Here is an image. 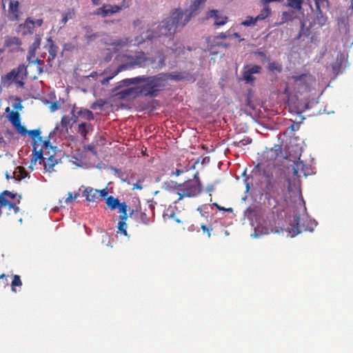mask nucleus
<instances>
[{
    "instance_id": "1",
    "label": "nucleus",
    "mask_w": 353,
    "mask_h": 353,
    "mask_svg": "<svg viewBox=\"0 0 353 353\" xmlns=\"http://www.w3.org/2000/svg\"><path fill=\"white\" fill-rule=\"evenodd\" d=\"M206 1L194 0L191 6L190 13L184 12L181 9H174L170 15L165 19L154 30L147 32L146 38L149 40L161 37L172 39L177 31L182 29L189 22L192 13L198 10L200 6Z\"/></svg>"
},
{
    "instance_id": "2",
    "label": "nucleus",
    "mask_w": 353,
    "mask_h": 353,
    "mask_svg": "<svg viewBox=\"0 0 353 353\" xmlns=\"http://www.w3.org/2000/svg\"><path fill=\"white\" fill-rule=\"evenodd\" d=\"M168 75L165 73H159L154 76L142 75L130 79H123L121 82L125 85L139 84L143 85L137 88H130L123 90L121 94L123 98H126L134 94L135 97L140 94L146 97H155L158 92L166 86Z\"/></svg>"
},
{
    "instance_id": "3",
    "label": "nucleus",
    "mask_w": 353,
    "mask_h": 353,
    "mask_svg": "<svg viewBox=\"0 0 353 353\" xmlns=\"http://www.w3.org/2000/svg\"><path fill=\"white\" fill-rule=\"evenodd\" d=\"M41 130L39 129L28 130V133L33 139V149H32V158L31 159L32 164H36L38 160L42 159L43 154L48 155V161L44 164L45 170L50 171L53 168L55 163L53 162V154H50L52 150V146L49 139L43 140L41 135Z\"/></svg>"
},
{
    "instance_id": "4",
    "label": "nucleus",
    "mask_w": 353,
    "mask_h": 353,
    "mask_svg": "<svg viewBox=\"0 0 353 353\" xmlns=\"http://www.w3.org/2000/svg\"><path fill=\"white\" fill-rule=\"evenodd\" d=\"M166 190L170 196H176V198L172 200V203L177 204L185 197L191 198L199 195L203 191V185L198 181H193L192 180H187L181 183L170 181Z\"/></svg>"
},
{
    "instance_id": "5",
    "label": "nucleus",
    "mask_w": 353,
    "mask_h": 353,
    "mask_svg": "<svg viewBox=\"0 0 353 353\" xmlns=\"http://www.w3.org/2000/svg\"><path fill=\"white\" fill-rule=\"evenodd\" d=\"M314 84L315 79L310 73L293 75L290 77L289 88L285 89V92L290 89L297 99L301 97L307 98Z\"/></svg>"
},
{
    "instance_id": "6",
    "label": "nucleus",
    "mask_w": 353,
    "mask_h": 353,
    "mask_svg": "<svg viewBox=\"0 0 353 353\" xmlns=\"http://www.w3.org/2000/svg\"><path fill=\"white\" fill-rule=\"evenodd\" d=\"M27 77V69L23 64L19 65L17 68L12 69L7 73L3 78L2 81L4 83L10 85L14 83L17 87L23 88L25 83L24 79Z\"/></svg>"
},
{
    "instance_id": "7",
    "label": "nucleus",
    "mask_w": 353,
    "mask_h": 353,
    "mask_svg": "<svg viewBox=\"0 0 353 353\" xmlns=\"http://www.w3.org/2000/svg\"><path fill=\"white\" fill-rule=\"evenodd\" d=\"M128 59L132 63L133 68L135 66L143 68L147 65H154L156 63L154 58L148 57L143 52H138L134 56L128 57Z\"/></svg>"
},
{
    "instance_id": "8",
    "label": "nucleus",
    "mask_w": 353,
    "mask_h": 353,
    "mask_svg": "<svg viewBox=\"0 0 353 353\" xmlns=\"http://www.w3.org/2000/svg\"><path fill=\"white\" fill-rule=\"evenodd\" d=\"M129 6L125 3V0H123L121 5L103 4L101 8L97 10L95 14L107 17L119 12L123 9L128 8Z\"/></svg>"
},
{
    "instance_id": "9",
    "label": "nucleus",
    "mask_w": 353,
    "mask_h": 353,
    "mask_svg": "<svg viewBox=\"0 0 353 353\" xmlns=\"http://www.w3.org/2000/svg\"><path fill=\"white\" fill-rule=\"evenodd\" d=\"M17 197V194L10 191L5 190L0 194V209L8 207V210H13L14 213L17 214L19 211V207L15 203H13Z\"/></svg>"
},
{
    "instance_id": "10",
    "label": "nucleus",
    "mask_w": 353,
    "mask_h": 353,
    "mask_svg": "<svg viewBox=\"0 0 353 353\" xmlns=\"http://www.w3.org/2000/svg\"><path fill=\"white\" fill-rule=\"evenodd\" d=\"M22 41L18 37L7 35L4 37L3 48L10 53L22 52Z\"/></svg>"
},
{
    "instance_id": "11",
    "label": "nucleus",
    "mask_w": 353,
    "mask_h": 353,
    "mask_svg": "<svg viewBox=\"0 0 353 353\" xmlns=\"http://www.w3.org/2000/svg\"><path fill=\"white\" fill-rule=\"evenodd\" d=\"M72 119L74 123L78 122L79 119L90 122L94 120V114L92 111L86 108H79L76 111L75 107L72 110Z\"/></svg>"
},
{
    "instance_id": "12",
    "label": "nucleus",
    "mask_w": 353,
    "mask_h": 353,
    "mask_svg": "<svg viewBox=\"0 0 353 353\" xmlns=\"http://www.w3.org/2000/svg\"><path fill=\"white\" fill-rule=\"evenodd\" d=\"M261 71V67L260 65H249L245 66V70L242 74L243 79L247 83H253L255 81V78L253 77L254 74H259Z\"/></svg>"
},
{
    "instance_id": "13",
    "label": "nucleus",
    "mask_w": 353,
    "mask_h": 353,
    "mask_svg": "<svg viewBox=\"0 0 353 353\" xmlns=\"http://www.w3.org/2000/svg\"><path fill=\"white\" fill-rule=\"evenodd\" d=\"M19 3L17 0H10L8 16L11 21H17L19 18Z\"/></svg>"
},
{
    "instance_id": "14",
    "label": "nucleus",
    "mask_w": 353,
    "mask_h": 353,
    "mask_svg": "<svg viewBox=\"0 0 353 353\" xmlns=\"http://www.w3.org/2000/svg\"><path fill=\"white\" fill-rule=\"evenodd\" d=\"M208 18H214L215 19L214 25L221 26L225 25L228 20V17L220 15V12L217 10H209L207 13Z\"/></svg>"
},
{
    "instance_id": "15",
    "label": "nucleus",
    "mask_w": 353,
    "mask_h": 353,
    "mask_svg": "<svg viewBox=\"0 0 353 353\" xmlns=\"http://www.w3.org/2000/svg\"><path fill=\"white\" fill-rule=\"evenodd\" d=\"M83 195L85 196V199L88 202L99 203L100 201L101 194L98 192V190L92 188H86Z\"/></svg>"
},
{
    "instance_id": "16",
    "label": "nucleus",
    "mask_w": 353,
    "mask_h": 353,
    "mask_svg": "<svg viewBox=\"0 0 353 353\" xmlns=\"http://www.w3.org/2000/svg\"><path fill=\"white\" fill-rule=\"evenodd\" d=\"M93 131V126L90 122H81L78 125L77 132L84 139Z\"/></svg>"
},
{
    "instance_id": "17",
    "label": "nucleus",
    "mask_w": 353,
    "mask_h": 353,
    "mask_svg": "<svg viewBox=\"0 0 353 353\" xmlns=\"http://www.w3.org/2000/svg\"><path fill=\"white\" fill-rule=\"evenodd\" d=\"M19 28L26 29L22 34H32L34 31V25L33 23V19L31 17H28L23 23H21L19 26Z\"/></svg>"
},
{
    "instance_id": "18",
    "label": "nucleus",
    "mask_w": 353,
    "mask_h": 353,
    "mask_svg": "<svg viewBox=\"0 0 353 353\" xmlns=\"http://www.w3.org/2000/svg\"><path fill=\"white\" fill-rule=\"evenodd\" d=\"M155 59L156 63L154 64V68L161 69L165 65V56L162 50H158L156 52L155 57H152Z\"/></svg>"
},
{
    "instance_id": "19",
    "label": "nucleus",
    "mask_w": 353,
    "mask_h": 353,
    "mask_svg": "<svg viewBox=\"0 0 353 353\" xmlns=\"http://www.w3.org/2000/svg\"><path fill=\"white\" fill-rule=\"evenodd\" d=\"M75 15L76 11L74 8L68 9L67 11L62 14V19L60 21V23L61 24V28L63 27L67 23L68 20L74 18Z\"/></svg>"
},
{
    "instance_id": "20",
    "label": "nucleus",
    "mask_w": 353,
    "mask_h": 353,
    "mask_svg": "<svg viewBox=\"0 0 353 353\" xmlns=\"http://www.w3.org/2000/svg\"><path fill=\"white\" fill-rule=\"evenodd\" d=\"M316 15L314 17L312 25L316 26L317 25L319 28H321L325 25L327 18L326 16L323 14V12H316Z\"/></svg>"
},
{
    "instance_id": "21",
    "label": "nucleus",
    "mask_w": 353,
    "mask_h": 353,
    "mask_svg": "<svg viewBox=\"0 0 353 353\" xmlns=\"http://www.w3.org/2000/svg\"><path fill=\"white\" fill-rule=\"evenodd\" d=\"M271 218L272 219L274 223H272L271 222H270L268 227L266 228L265 232L268 234H269V233L279 234L281 232H283V229L279 225H276L274 214H271Z\"/></svg>"
},
{
    "instance_id": "22",
    "label": "nucleus",
    "mask_w": 353,
    "mask_h": 353,
    "mask_svg": "<svg viewBox=\"0 0 353 353\" xmlns=\"http://www.w3.org/2000/svg\"><path fill=\"white\" fill-rule=\"evenodd\" d=\"M265 194L268 195L269 197L273 199L276 198V194L275 192L278 190V187L274 182H272L270 181H268L265 187Z\"/></svg>"
},
{
    "instance_id": "23",
    "label": "nucleus",
    "mask_w": 353,
    "mask_h": 353,
    "mask_svg": "<svg viewBox=\"0 0 353 353\" xmlns=\"http://www.w3.org/2000/svg\"><path fill=\"white\" fill-rule=\"evenodd\" d=\"M299 217L296 216L294 219V225H292L290 228H288V233L292 237L296 236L298 234L301 232L299 229Z\"/></svg>"
},
{
    "instance_id": "24",
    "label": "nucleus",
    "mask_w": 353,
    "mask_h": 353,
    "mask_svg": "<svg viewBox=\"0 0 353 353\" xmlns=\"http://www.w3.org/2000/svg\"><path fill=\"white\" fill-rule=\"evenodd\" d=\"M28 173L26 169L22 166H18L13 172V178L17 181H21L26 177Z\"/></svg>"
},
{
    "instance_id": "25",
    "label": "nucleus",
    "mask_w": 353,
    "mask_h": 353,
    "mask_svg": "<svg viewBox=\"0 0 353 353\" xmlns=\"http://www.w3.org/2000/svg\"><path fill=\"white\" fill-rule=\"evenodd\" d=\"M49 45L48 53L52 57V59H55L59 52V47L54 44L53 40L50 37L47 40Z\"/></svg>"
},
{
    "instance_id": "26",
    "label": "nucleus",
    "mask_w": 353,
    "mask_h": 353,
    "mask_svg": "<svg viewBox=\"0 0 353 353\" xmlns=\"http://www.w3.org/2000/svg\"><path fill=\"white\" fill-rule=\"evenodd\" d=\"M121 203L119 202L118 199L113 197L112 196H108L106 198V204L111 210H114Z\"/></svg>"
},
{
    "instance_id": "27",
    "label": "nucleus",
    "mask_w": 353,
    "mask_h": 353,
    "mask_svg": "<svg viewBox=\"0 0 353 353\" xmlns=\"http://www.w3.org/2000/svg\"><path fill=\"white\" fill-rule=\"evenodd\" d=\"M84 29L86 30L87 32L86 34L85 35V39L88 43L94 41L97 38L101 36V34L98 32L90 34L91 28L90 26H85Z\"/></svg>"
},
{
    "instance_id": "28",
    "label": "nucleus",
    "mask_w": 353,
    "mask_h": 353,
    "mask_svg": "<svg viewBox=\"0 0 353 353\" xmlns=\"http://www.w3.org/2000/svg\"><path fill=\"white\" fill-rule=\"evenodd\" d=\"M9 120L14 127L18 125L21 123V117L19 113L17 111H12L9 115Z\"/></svg>"
},
{
    "instance_id": "29",
    "label": "nucleus",
    "mask_w": 353,
    "mask_h": 353,
    "mask_svg": "<svg viewBox=\"0 0 353 353\" xmlns=\"http://www.w3.org/2000/svg\"><path fill=\"white\" fill-rule=\"evenodd\" d=\"M303 3V0H287V5L296 10H301Z\"/></svg>"
},
{
    "instance_id": "30",
    "label": "nucleus",
    "mask_w": 353,
    "mask_h": 353,
    "mask_svg": "<svg viewBox=\"0 0 353 353\" xmlns=\"http://www.w3.org/2000/svg\"><path fill=\"white\" fill-rule=\"evenodd\" d=\"M309 1L310 0H308ZM315 4V10L316 12H322L321 8H324L327 7L328 1L327 0H312Z\"/></svg>"
},
{
    "instance_id": "31",
    "label": "nucleus",
    "mask_w": 353,
    "mask_h": 353,
    "mask_svg": "<svg viewBox=\"0 0 353 353\" xmlns=\"http://www.w3.org/2000/svg\"><path fill=\"white\" fill-rule=\"evenodd\" d=\"M263 6V9L261 11V13L257 16V19L259 20L265 19L268 17L271 14L270 8L268 4H262Z\"/></svg>"
},
{
    "instance_id": "32",
    "label": "nucleus",
    "mask_w": 353,
    "mask_h": 353,
    "mask_svg": "<svg viewBox=\"0 0 353 353\" xmlns=\"http://www.w3.org/2000/svg\"><path fill=\"white\" fill-rule=\"evenodd\" d=\"M137 215L139 221L144 225H148L152 222L150 217L145 212L140 211L139 212H137Z\"/></svg>"
},
{
    "instance_id": "33",
    "label": "nucleus",
    "mask_w": 353,
    "mask_h": 353,
    "mask_svg": "<svg viewBox=\"0 0 353 353\" xmlns=\"http://www.w3.org/2000/svg\"><path fill=\"white\" fill-rule=\"evenodd\" d=\"M252 143V139L249 137H245L243 139L240 141H234L232 143V145L235 147H242L246 145H248Z\"/></svg>"
},
{
    "instance_id": "34",
    "label": "nucleus",
    "mask_w": 353,
    "mask_h": 353,
    "mask_svg": "<svg viewBox=\"0 0 353 353\" xmlns=\"http://www.w3.org/2000/svg\"><path fill=\"white\" fill-rule=\"evenodd\" d=\"M268 69L270 72H281L282 71V65L276 62H270L268 65Z\"/></svg>"
},
{
    "instance_id": "35",
    "label": "nucleus",
    "mask_w": 353,
    "mask_h": 353,
    "mask_svg": "<svg viewBox=\"0 0 353 353\" xmlns=\"http://www.w3.org/2000/svg\"><path fill=\"white\" fill-rule=\"evenodd\" d=\"M117 233H121L124 236H127L128 232H127V223L124 221H119L118 225H117Z\"/></svg>"
},
{
    "instance_id": "36",
    "label": "nucleus",
    "mask_w": 353,
    "mask_h": 353,
    "mask_svg": "<svg viewBox=\"0 0 353 353\" xmlns=\"http://www.w3.org/2000/svg\"><path fill=\"white\" fill-rule=\"evenodd\" d=\"M201 228L203 230V234H206L207 238L210 239L211 236V232L213 230L212 225L202 223L201 224Z\"/></svg>"
},
{
    "instance_id": "37",
    "label": "nucleus",
    "mask_w": 353,
    "mask_h": 353,
    "mask_svg": "<svg viewBox=\"0 0 353 353\" xmlns=\"http://www.w3.org/2000/svg\"><path fill=\"white\" fill-rule=\"evenodd\" d=\"M132 68H133L132 64L130 62V61L129 60V62H128L126 63L121 64L118 66V68L116 69V74H119V72H121L122 71H124V70Z\"/></svg>"
},
{
    "instance_id": "38",
    "label": "nucleus",
    "mask_w": 353,
    "mask_h": 353,
    "mask_svg": "<svg viewBox=\"0 0 353 353\" xmlns=\"http://www.w3.org/2000/svg\"><path fill=\"white\" fill-rule=\"evenodd\" d=\"M11 285H12V290L14 292H16L15 288H14L16 286L22 285V282H21V278L19 275H14Z\"/></svg>"
},
{
    "instance_id": "39",
    "label": "nucleus",
    "mask_w": 353,
    "mask_h": 353,
    "mask_svg": "<svg viewBox=\"0 0 353 353\" xmlns=\"http://www.w3.org/2000/svg\"><path fill=\"white\" fill-rule=\"evenodd\" d=\"M31 63L37 64V70L38 74H41L43 72V61L42 60L39 59V58H37L34 60H32Z\"/></svg>"
},
{
    "instance_id": "40",
    "label": "nucleus",
    "mask_w": 353,
    "mask_h": 353,
    "mask_svg": "<svg viewBox=\"0 0 353 353\" xmlns=\"http://www.w3.org/2000/svg\"><path fill=\"white\" fill-rule=\"evenodd\" d=\"M258 20L259 19H257V17L254 19L251 17H249L247 18V19L241 22V25L244 26H250L251 25H254Z\"/></svg>"
},
{
    "instance_id": "41",
    "label": "nucleus",
    "mask_w": 353,
    "mask_h": 353,
    "mask_svg": "<svg viewBox=\"0 0 353 353\" xmlns=\"http://www.w3.org/2000/svg\"><path fill=\"white\" fill-rule=\"evenodd\" d=\"M189 170H190V168H188V166H185V167H183V168H177L176 169V170L172 172V175H174L176 176H179L181 174H183L185 172H188Z\"/></svg>"
},
{
    "instance_id": "42",
    "label": "nucleus",
    "mask_w": 353,
    "mask_h": 353,
    "mask_svg": "<svg viewBox=\"0 0 353 353\" xmlns=\"http://www.w3.org/2000/svg\"><path fill=\"white\" fill-rule=\"evenodd\" d=\"M281 150L279 147L276 149L271 148L270 151L268 152V154H270V159L275 160L278 157V152Z\"/></svg>"
},
{
    "instance_id": "43",
    "label": "nucleus",
    "mask_w": 353,
    "mask_h": 353,
    "mask_svg": "<svg viewBox=\"0 0 353 353\" xmlns=\"http://www.w3.org/2000/svg\"><path fill=\"white\" fill-rule=\"evenodd\" d=\"M36 50H37L33 49L30 47L29 48L28 56H27V61H28L29 64L31 63L32 59L34 58L35 54H36Z\"/></svg>"
},
{
    "instance_id": "44",
    "label": "nucleus",
    "mask_w": 353,
    "mask_h": 353,
    "mask_svg": "<svg viewBox=\"0 0 353 353\" xmlns=\"http://www.w3.org/2000/svg\"><path fill=\"white\" fill-rule=\"evenodd\" d=\"M72 120V118H70L68 116H63L61 118V125L63 128L67 129L68 125L70 124V121Z\"/></svg>"
},
{
    "instance_id": "45",
    "label": "nucleus",
    "mask_w": 353,
    "mask_h": 353,
    "mask_svg": "<svg viewBox=\"0 0 353 353\" xmlns=\"http://www.w3.org/2000/svg\"><path fill=\"white\" fill-rule=\"evenodd\" d=\"M41 40V37L39 34H36L34 41L32 43V44L31 45L30 48L35 49V50L38 49L40 46Z\"/></svg>"
},
{
    "instance_id": "46",
    "label": "nucleus",
    "mask_w": 353,
    "mask_h": 353,
    "mask_svg": "<svg viewBox=\"0 0 353 353\" xmlns=\"http://www.w3.org/2000/svg\"><path fill=\"white\" fill-rule=\"evenodd\" d=\"M14 128L17 130V131L19 134H21L22 135H26L28 133V130H26V128L21 125V123H20L18 125H15Z\"/></svg>"
},
{
    "instance_id": "47",
    "label": "nucleus",
    "mask_w": 353,
    "mask_h": 353,
    "mask_svg": "<svg viewBox=\"0 0 353 353\" xmlns=\"http://www.w3.org/2000/svg\"><path fill=\"white\" fill-rule=\"evenodd\" d=\"M119 208V212L121 214H125V213H128V205L126 204L125 202H122L119 206L118 207Z\"/></svg>"
},
{
    "instance_id": "48",
    "label": "nucleus",
    "mask_w": 353,
    "mask_h": 353,
    "mask_svg": "<svg viewBox=\"0 0 353 353\" xmlns=\"http://www.w3.org/2000/svg\"><path fill=\"white\" fill-rule=\"evenodd\" d=\"M104 74H109V79H113L114 77H116L118 74H116V69L112 70L111 68H107L104 70Z\"/></svg>"
},
{
    "instance_id": "49",
    "label": "nucleus",
    "mask_w": 353,
    "mask_h": 353,
    "mask_svg": "<svg viewBox=\"0 0 353 353\" xmlns=\"http://www.w3.org/2000/svg\"><path fill=\"white\" fill-rule=\"evenodd\" d=\"M303 163L302 162H297L295 163V167L293 168L294 171H293V173H294V176H299V170L300 168H302L303 167Z\"/></svg>"
},
{
    "instance_id": "50",
    "label": "nucleus",
    "mask_w": 353,
    "mask_h": 353,
    "mask_svg": "<svg viewBox=\"0 0 353 353\" xmlns=\"http://www.w3.org/2000/svg\"><path fill=\"white\" fill-rule=\"evenodd\" d=\"M78 196H79V193H76V194H74V196H72V192H68V196H67V198L65 199V202L66 203H71L74 199H77V198L78 197Z\"/></svg>"
},
{
    "instance_id": "51",
    "label": "nucleus",
    "mask_w": 353,
    "mask_h": 353,
    "mask_svg": "<svg viewBox=\"0 0 353 353\" xmlns=\"http://www.w3.org/2000/svg\"><path fill=\"white\" fill-rule=\"evenodd\" d=\"M128 42H129V41L128 39H125V40L119 39V40H117L115 42H114L113 44L117 46H124L127 45Z\"/></svg>"
},
{
    "instance_id": "52",
    "label": "nucleus",
    "mask_w": 353,
    "mask_h": 353,
    "mask_svg": "<svg viewBox=\"0 0 353 353\" xmlns=\"http://www.w3.org/2000/svg\"><path fill=\"white\" fill-rule=\"evenodd\" d=\"M171 50L173 52V53H174L176 55L179 56L183 52L184 47L179 46V48H172Z\"/></svg>"
},
{
    "instance_id": "53",
    "label": "nucleus",
    "mask_w": 353,
    "mask_h": 353,
    "mask_svg": "<svg viewBox=\"0 0 353 353\" xmlns=\"http://www.w3.org/2000/svg\"><path fill=\"white\" fill-rule=\"evenodd\" d=\"M17 102L15 104L13 105V108L15 110H21L23 108V105L21 104V99L17 97Z\"/></svg>"
},
{
    "instance_id": "54",
    "label": "nucleus",
    "mask_w": 353,
    "mask_h": 353,
    "mask_svg": "<svg viewBox=\"0 0 353 353\" xmlns=\"http://www.w3.org/2000/svg\"><path fill=\"white\" fill-rule=\"evenodd\" d=\"M98 192L101 194L100 201H101L103 199H105V196H108V188H105L101 190H98Z\"/></svg>"
},
{
    "instance_id": "55",
    "label": "nucleus",
    "mask_w": 353,
    "mask_h": 353,
    "mask_svg": "<svg viewBox=\"0 0 353 353\" xmlns=\"http://www.w3.org/2000/svg\"><path fill=\"white\" fill-rule=\"evenodd\" d=\"M213 205L215 206L220 211H224V212H232V209L231 208H225L223 207H221V206L219 205L216 203H213Z\"/></svg>"
},
{
    "instance_id": "56",
    "label": "nucleus",
    "mask_w": 353,
    "mask_h": 353,
    "mask_svg": "<svg viewBox=\"0 0 353 353\" xmlns=\"http://www.w3.org/2000/svg\"><path fill=\"white\" fill-rule=\"evenodd\" d=\"M112 57H113L112 52L111 51H110L109 50H108V52L106 53V54L104 57V61L105 62H109L112 59Z\"/></svg>"
},
{
    "instance_id": "57",
    "label": "nucleus",
    "mask_w": 353,
    "mask_h": 353,
    "mask_svg": "<svg viewBox=\"0 0 353 353\" xmlns=\"http://www.w3.org/2000/svg\"><path fill=\"white\" fill-rule=\"evenodd\" d=\"M54 60V59H52V57L49 55L46 60V61H47L46 67L52 68L53 66Z\"/></svg>"
},
{
    "instance_id": "58",
    "label": "nucleus",
    "mask_w": 353,
    "mask_h": 353,
    "mask_svg": "<svg viewBox=\"0 0 353 353\" xmlns=\"http://www.w3.org/2000/svg\"><path fill=\"white\" fill-rule=\"evenodd\" d=\"M33 23L35 26L41 27L43 23V20L42 19H38L36 20H33Z\"/></svg>"
},
{
    "instance_id": "59",
    "label": "nucleus",
    "mask_w": 353,
    "mask_h": 353,
    "mask_svg": "<svg viewBox=\"0 0 353 353\" xmlns=\"http://www.w3.org/2000/svg\"><path fill=\"white\" fill-rule=\"evenodd\" d=\"M128 217V213H125V214H121L119 216V219H120L119 221H124L125 223H126Z\"/></svg>"
},
{
    "instance_id": "60",
    "label": "nucleus",
    "mask_w": 353,
    "mask_h": 353,
    "mask_svg": "<svg viewBox=\"0 0 353 353\" xmlns=\"http://www.w3.org/2000/svg\"><path fill=\"white\" fill-rule=\"evenodd\" d=\"M87 149L88 150L90 151L91 152H92L94 154H97V151L95 150V148L94 145H88L87 147Z\"/></svg>"
},
{
    "instance_id": "61",
    "label": "nucleus",
    "mask_w": 353,
    "mask_h": 353,
    "mask_svg": "<svg viewBox=\"0 0 353 353\" xmlns=\"http://www.w3.org/2000/svg\"><path fill=\"white\" fill-rule=\"evenodd\" d=\"M193 181H199V183H201L200 179H199V174L198 172H196V173H194V176H193V179H192Z\"/></svg>"
},
{
    "instance_id": "62",
    "label": "nucleus",
    "mask_w": 353,
    "mask_h": 353,
    "mask_svg": "<svg viewBox=\"0 0 353 353\" xmlns=\"http://www.w3.org/2000/svg\"><path fill=\"white\" fill-rule=\"evenodd\" d=\"M143 188L142 185L138 183L133 184V190H141Z\"/></svg>"
},
{
    "instance_id": "63",
    "label": "nucleus",
    "mask_w": 353,
    "mask_h": 353,
    "mask_svg": "<svg viewBox=\"0 0 353 353\" xmlns=\"http://www.w3.org/2000/svg\"><path fill=\"white\" fill-rule=\"evenodd\" d=\"M110 80H111V79H109V76H108L101 81V83L102 84H105L108 83Z\"/></svg>"
},
{
    "instance_id": "64",
    "label": "nucleus",
    "mask_w": 353,
    "mask_h": 353,
    "mask_svg": "<svg viewBox=\"0 0 353 353\" xmlns=\"http://www.w3.org/2000/svg\"><path fill=\"white\" fill-rule=\"evenodd\" d=\"M290 128L292 130L294 131V130H297V128H298V125H295L294 123H293V124H292V125H291V126L290 127Z\"/></svg>"
}]
</instances>
